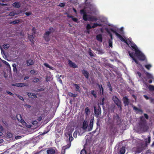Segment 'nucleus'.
<instances>
[{
    "mask_svg": "<svg viewBox=\"0 0 154 154\" xmlns=\"http://www.w3.org/2000/svg\"><path fill=\"white\" fill-rule=\"evenodd\" d=\"M25 14L26 16H29L31 15L32 13L31 12H28L25 13Z\"/></svg>",
    "mask_w": 154,
    "mask_h": 154,
    "instance_id": "nucleus-64",
    "label": "nucleus"
},
{
    "mask_svg": "<svg viewBox=\"0 0 154 154\" xmlns=\"http://www.w3.org/2000/svg\"><path fill=\"white\" fill-rule=\"evenodd\" d=\"M98 107V109H97L95 106L94 107L95 116L97 117H98L101 112V109L100 106H99Z\"/></svg>",
    "mask_w": 154,
    "mask_h": 154,
    "instance_id": "nucleus-7",
    "label": "nucleus"
},
{
    "mask_svg": "<svg viewBox=\"0 0 154 154\" xmlns=\"http://www.w3.org/2000/svg\"><path fill=\"white\" fill-rule=\"evenodd\" d=\"M13 67V70L14 72H17V69L16 68V66L15 63H14L12 64Z\"/></svg>",
    "mask_w": 154,
    "mask_h": 154,
    "instance_id": "nucleus-37",
    "label": "nucleus"
},
{
    "mask_svg": "<svg viewBox=\"0 0 154 154\" xmlns=\"http://www.w3.org/2000/svg\"><path fill=\"white\" fill-rule=\"evenodd\" d=\"M85 112L86 114L88 115V113L90 112V110L88 107H87L85 109Z\"/></svg>",
    "mask_w": 154,
    "mask_h": 154,
    "instance_id": "nucleus-43",
    "label": "nucleus"
},
{
    "mask_svg": "<svg viewBox=\"0 0 154 154\" xmlns=\"http://www.w3.org/2000/svg\"><path fill=\"white\" fill-rule=\"evenodd\" d=\"M12 5L15 8H19L21 6V4L19 2H16L12 4Z\"/></svg>",
    "mask_w": 154,
    "mask_h": 154,
    "instance_id": "nucleus-18",
    "label": "nucleus"
},
{
    "mask_svg": "<svg viewBox=\"0 0 154 154\" xmlns=\"http://www.w3.org/2000/svg\"><path fill=\"white\" fill-rule=\"evenodd\" d=\"M102 26V24H98L97 23H94L93 25L92 26L93 28H95L98 26Z\"/></svg>",
    "mask_w": 154,
    "mask_h": 154,
    "instance_id": "nucleus-28",
    "label": "nucleus"
},
{
    "mask_svg": "<svg viewBox=\"0 0 154 154\" xmlns=\"http://www.w3.org/2000/svg\"><path fill=\"white\" fill-rule=\"evenodd\" d=\"M16 96L20 100L24 101V99L22 96L18 94H16Z\"/></svg>",
    "mask_w": 154,
    "mask_h": 154,
    "instance_id": "nucleus-51",
    "label": "nucleus"
},
{
    "mask_svg": "<svg viewBox=\"0 0 154 154\" xmlns=\"http://www.w3.org/2000/svg\"><path fill=\"white\" fill-rule=\"evenodd\" d=\"M35 30H36V29H35V28L34 27H33L32 29V34L33 35L35 33Z\"/></svg>",
    "mask_w": 154,
    "mask_h": 154,
    "instance_id": "nucleus-58",
    "label": "nucleus"
},
{
    "mask_svg": "<svg viewBox=\"0 0 154 154\" xmlns=\"http://www.w3.org/2000/svg\"><path fill=\"white\" fill-rule=\"evenodd\" d=\"M45 89L43 88H41L40 89H38L36 90H35L34 91L35 92H39V91H44V90Z\"/></svg>",
    "mask_w": 154,
    "mask_h": 154,
    "instance_id": "nucleus-53",
    "label": "nucleus"
},
{
    "mask_svg": "<svg viewBox=\"0 0 154 154\" xmlns=\"http://www.w3.org/2000/svg\"><path fill=\"white\" fill-rule=\"evenodd\" d=\"M9 47V45L5 44L3 45V47L5 49H7Z\"/></svg>",
    "mask_w": 154,
    "mask_h": 154,
    "instance_id": "nucleus-42",
    "label": "nucleus"
},
{
    "mask_svg": "<svg viewBox=\"0 0 154 154\" xmlns=\"http://www.w3.org/2000/svg\"><path fill=\"white\" fill-rule=\"evenodd\" d=\"M111 30L113 33H114L117 36L119 34L115 30H114L112 29H111Z\"/></svg>",
    "mask_w": 154,
    "mask_h": 154,
    "instance_id": "nucleus-45",
    "label": "nucleus"
},
{
    "mask_svg": "<svg viewBox=\"0 0 154 154\" xmlns=\"http://www.w3.org/2000/svg\"><path fill=\"white\" fill-rule=\"evenodd\" d=\"M39 79L38 78H35L33 79V82L36 83L39 81Z\"/></svg>",
    "mask_w": 154,
    "mask_h": 154,
    "instance_id": "nucleus-54",
    "label": "nucleus"
},
{
    "mask_svg": "<svg viewBox=\"0 0 154 154\" xmlns=\"http://www.w3.org/2000/svg\"><path fill=\"white\" fill-rule=\"evenodd\" d=\"M65 150L66 149H65L63 148L62 147L61 151V154H64L65 153Z\"/></svg>",
    "mask_w": 154,
    "mask_h": 154,
    "instance_id": "nucleus-62",
    "label": "nucleus"
},
{
    "mask_svg": "<svg viewBox=\"0 0 154 154\" xmlns=\"http://www.w3.org/2000/svg\"><path fill=\"white\" fill-rule=\"evenodd\" d=\"M92 28V26H91L90 24H87L86 26V29L87 30H89Z\"/></svg>",
    "mask_w": 154,
    "mask_h": 154,
    "instance_id": "nucleus-48",
    "label": "nucleus"
},
{
    "mask_svg": "<svg viewBox=\"0 0 154 154\" xmlns=\"http://www.w3.org/2000/svg\"><path fill=\"white\" fill-rule=\"evenodd\" d=\"M44 65L46 67L48 68L51 69H53V67L51 66H50L48 63H44Z\"/></svg>",
    "mask_w": 154,
    "mask_h": 154,
    "instance_id": "nucleus-34",
    "label": "nucleus"
},
{
    "mask_svg": "<svg viewBox=\"0 0 154 154\" xmlns=\"http://www.w3.org/2000/svg\"><path fill=\"white\" fill-rule=\"evenodd\" d=\"M80 154H87L86 151L84 149H82L80 152Z\"/></svg>",
    "mask_w": 154,
    "mask_h": 154,
    "instance_id": "nucleus-50",
    "label": "nucleus"
},
{
    "mask_svg": "<svg viewBox=\"0 0 154 154\" xmlns=\"http://www.w3.org/2000/svg\"><path fill=\"white\" fill-rule=\"evenodd\" d=\"M51 77L50 76L46 77V81L47 82L50 81L51 80Z\"/></svg>",
    "mask_w": 154,
    "mask_h": 154,
    "instance_id": "nucleus-56",
    "label": "nucleus"
},
{
    "mask_svg": "<svg viewBox=\"0 0 154 154\" xmlns=\"http://www.w3.org/2000/svg\"><path fill=\"white\" fill-rule=\"evenodd\" d=\"M30 73L31 74H34L35 73V71L33 69V70H31L30 71Z\"/></svg>",
    "mask_w": 154,
    "mask_h": 154,
    "instance_id": "nucleus-59",
    "label": "nucleus"
},
{
    "mask_svg": "<svg viewBox=\"0 0 154 154\" xmlns=\"http://www.w3.org/2000/svg\"><path fill=\"white\" fill-rule=\"evenodd\" d=\"M88 126V125L87 121H84L83 124L82 129L84 130L86 129L87 128Z\"/></svg>",
    "mask_w": 154,
    "mask_h": 154,
    "instance_id": "nucleus-26",
    "label": "nucleus"
},
{
    "mask_svg": "<svg viewBox=\"0 0 154 154\" xmlns=\"http://www.w3.org/2000/svg\"><path fill=\"white\" fill-rule=\"evenodd\" d=\"M27 94L28 95V97L34 99L37 98L36 94L35 93L27 92Z\"/></svg>",
    "mask_w": 154,
    "mask_h": 154,
    "instance_id": "nucleus-11",
    "label": "nucleus"
},
{
    "mask_svg": "<svg viewBox=\"0 0 154 154\" xmlns=\"http://www.w3.org/2000/svg\"><path fill=\"white\" fill-rule=\"evenodd\" d=\"M151 141V137L150 136H149L148 137L147 140L146 141V144L147 145V143H150Z\"/></svg>",
    "mask_w": 154,
    "mask_h": 154,
    "instance_id": "nucleus-44",
    "label": "nucleus"
},
{
    "mask_svg": "<svg viewBox=\"0 0 154 154\" xmlns=\"http://www.w3.org/2000/svg\"><path fill=\"white\" fill-rule=\"evenodd\" d=\"M112 99L115 103L118 106V108L119 109V110L121 111L122 109V102L116 96H114Z\"/></svg>",
    "mask_w": 154,
    "mask_h": 154,
    "instance_id": "nucleus-4",
    "label": "nucleus"
},
{
    "mask_svg": "<svg viewBox=\"0 0 154 154\" xmlns=\"http://www.w3.org/2000/svg\"><path fill=\"white\" fill-rule=\"evenodd\" d=\"M144 117H145V118L146 119H149V116L147 114H146V113L144 114Z\"/></svg>",
    "mask_w": 154,
    "mask_h": 154,
    "instance_id": "nucleus-63",
    "label": "nucleus"
},
{
    "mask_svg": "<svg viewBox=\"0 0 154 154\" xmlns=\"http://www.w3.org/2000/svg\"><path fill=\"white\" fill-rule=\"evenodd\" d=\"M7 136L9 138H11L12 137V134L10 133H8L7 134Z\"/></svg>",
    "mask_w": 154,
    "mask_h": 154,
    "instance_id": "nucleus-57",
    "label": "nucleus"
},
{
    "mask_svg": "<svg viewBox=\"0 0 154 154\" xmlns=\"http://www.w3.org/2000/svg\"><path fill=\"white\" fill-rule=\"evenodd\" d=\"M149 89L150 91H154V86L152 85H149Z\"/></svg>",
    "mask_w": 154,
    "mask_h": 154,
    "instance_id": "nucleus-39",
    "label": "nucleus"
},
{
    "mask_svg": "<svg viewBox=\"0 0 154 154\" xmlns=\"http://www.w3.org/2000/svg\"><path fill=\"white\" fill-rule=\"evenodd\" d=\"M14 11V13H15V15H18L20 14V13H22V10H18L17 11Z\"/></svg>",
    "mask_w": 154,
    "mask_h": 154,
    "instance_id": "nucleus-46",
    "label": "nucleus"
},
{
    "mask_svg": "<svg viewBox=\"0 0 154 154\" xmlns=\"http://www.w3.org/2000/svg\"><path fill=\"white\" fill-rule=\"evenodd\" d=\"M123 102L125 106H128L129 105L130 101L129 99L126 96L124 97L122 99Z\"/></svg>",
    "mask_w": 154,
    "mask_h": 154,
    "instance_id": "nucleus-8",
    "label": "nucleus"
},
{
    "mask_svg": "<svg viewBox=\"0 0 154 154\" xmlns=\"http://www.w3.org/2000/svg\"><path fill=\"white\" fill-rule=\"evenodd\" d=\"M144 66L146 69L149 70L150 68L152 67V65L150 64H148L145 65Z\"/></svg>",
    "mask_w": 154,
    "mask_h": 154,
    "instance_id": "nucleus-36",
    "label": "nucleus"
},
{
    "mask_svg": "<svg viewBox=\"0 0 154 154\" xmlns=\"http://www.w3.org/2000/svg\"><path fill=\"white\" fill-rule=\"evenodd\" d=\"M89 55L91 57H94V54L91 52V50L90 49L89 50Z\"/></svg>",
    "mask_w": 154,
    "mask_h": 154,
    "instance_id": "nucleus-55",
    "label": "nucleus"
},
{
    "mask_svg": "<svg viewBox=\"0 0 154 154\" xmlns=\"http://www.w3.org/2000/svg\"><path fill=\"white\" fill-rule=\"evenodd\" d=\"M133 109L136 111H137L138 112H142V111L141 109L137 108V107L135 106H134L133 107Z\"/></svg>",
    "mask_w": 154,
    "mask_h": 154,
    "instance_id": "nucleus-35",
    "label": "nucleus"
},
{
    "mask_svg": "<svg viewBox=\"0 0 154 154\" xmlns=\"http://www.w3.org/2000/svg\"><path fill=\"white\" fill-rule=\"evenodd\" d=\"M59 5L61 7H63L65 6V4L64 3L61 2L59 4Z\"/></svg>",
    "mask_w": 154,
    "mask_h": 154,
    "instance_id": "nucleus-61",
    "label": "nucleus"
},
{
    "mask_svg": "<svg viewBox=\"0 0 154 154\" xmlns=\"http://www.w3.org/2000/svg\"><path fill=\"white\" fill-rule=\"evenodd\" d=\"M69 95L71 97H75L77 96V94H74L71 92H69Z\"/></svg>",
    "mask_w": 154,
    "mask_h": 154,
    "instance_id": "nucleus-33",
    "label": "nucleus"
},
{
    "mask_svg": "<svg viewBox=\"0 0 154 154\" xmlns=\"http://www.w3.org/2000/svg\"><path fill=\"white\" fill-rule=\"evenodd\" d=\"M88 15L86 14L83 15V19L85 21H86L88 20Z\"/></svg>",
    "mask_w": 154,
    "mask_h": 154,
    "instance_id": "nucleus-29",
    "label": "nucleus"
},
{
    "mask_svg": "<svg viewBox=\"0 0 154 154\" xmlns=\"http://www.w3.org/2000/svg\"><path fill=\"white\" fill-rule=\"evenodd\" d=\"M134 55L140 60L143 61L146 59V57L144 54L139 50L136 51V52H135Z\"/></svg>",
    "mask_w": 154,
    "mask_h": 154,
    "instance_id": "nucleus-2",
    "label": "nucleus"
},
{
    "mask_svg": "<svg viewBox=\"0 0 154 154\" xmlns=\"http://www.w3.org/2000/svg\"><path fill=\"white\" fill-rule=\"evenodd\" d=\"M125 147L123 146L120 149L119 153L120 154H124L125 152Z\"/></svg>",
    "mask_w": 154,
    "mask_h": 154,
    "instance_id": "nucleus-22",
    "label": "nucleus"
},
{
    "mask_svg": "<svg viewBox=\"0 0 154 154\" xmlns=\"http://www.w3.org/2000/svg\"><path fill=\"white\" fill-rule=\"evenodd\" d=\"M104 98H103L102 99V101L100 102V105H104Z\"/></svg>",
    "mask_w": 154,
    "mask_h": 154,
    "instance_id": "nucleus-52",
    "label": "nucleus"
},
{
    "mask_svg": "<svg viewBox=\"0 0 154 154\" xmlns=\"http://www.w3.org/2000/svg\"><path fill=\"white\" fill-rule=\"evenodd\" d=\"M109 46L110 47H112V40L109 39L108 41Z\"/></svg>",
    "mask_w": 154,
    "mask_h": 154,
    "instance_id": "nucleus-47",
    "label": "nucleus"
},
{
    "mask_svg": "<svg viewBox=\"0 0 154 154\" xmlns=\"http://www.w3.org/2000/svg\"><path fill=\"white\" fill-rule=\"evenodd\" d=\"M74 85L75 87L76 91L78 92H80L81 89L80 85L79 84H74Z\"/></svg>",
    "mask_w": 154,
    "mask_h": 154,
    "instance_id": "nucleus-24",
    "label": "nucleus"
},
{
    "mask_svg": "<svg viewBox=\"0 0 154 154\" xmlns=\"http://www.w3.org/2000/svg\"><path fill=\"white\" fill-rule=\"evenodd\" d=\"M28 38L31 42L34 43V42L33 40L34 37L33 34L32 35L28 34Z\"/></svg>",
    "mask_w": 154,
    "mask_h": 154,
    "instance_id": "nucleus-25",
    "label": "nucleus"
},
{
    "mask_svg": "<svg viewBox=\"0 0 154 154\" xmlns=\"http://www.w3.org/2000/svg\"><path fill=\"white\" fill-rule=\"evenodd\" d=\"M145 73L148 79H151L153 80L154 79V78L152 75L149 72H145Z\"/></svg>",
    "mask_w": 154,
    "mask_h": 154,
    "instance_id": "nucleus-19",
    "label": "nucleus"
},
{
    "mask_svg": "<svg viewBox=\"0 0 154 154\" xmlns=\"http://www.w3.org/2000/svg\"><path fill=\"white\" fill-rule=\"evenodd\" d=\"M119 38L120 40L123 42H124L126 43L128 45H129V44L128 42V39L127 40H125L123 37L120 35L119 34L117 36Z\"/></svg>",
    "mask_w": 154,
    "mask_h": 154,
    "instance_id": "nucleus-12",
    "label": "nucleus"
},
{
    "mask_svg": "<svg viewBox=\"0 0 154 154\" xmlns=\"http://www.w3.org/2000/svg\"><path fill=\"white\" fill-rule=\"evenodd\" d=\"M55 29L53 27H50L48 31H46V32L49 34H50L51 33L54 32Z\"/></svg>",
    "mask_w": 154,
    "mask_h": 154,
    "instance_id": "nucleus-23",
    "label": "nucleus"
},
{
    "mask_svg": "<svg viewBox=\"0 0 154 154\" xmlns=\"http://www.w3.org/2000/svg\"><path fill=\"white\" fill-rule=\"evenodd\" d=\"M149 100L150 103H154V98H153L150 97Z\"/></svg>",
    "mask_w": 154,
    "mask_h": 154,
    "instance_id": "nucleus-60",
    "label": "nucleus"
},
{
    "mask_svg": "<svg viewBox=\"0 0 154 154\" xmlns=\"http://www.w3.org/2000/svg\"><path fill=\"white\" fill-rule=\"evenodd\" d=\"M142 150L143 147L141 146H137L134 147L132 149L133 152H134V154L139 153L142 151Z\"/></svg>",
    "mask_w": 154,
    "mask_h": 154,
    "instance_id": "nucleus-5",
    "label": "nucleus"
},
{
    "mask_svg": "<svg viewBox=\"0 0 154 154\" xmlns=\"http://www.w3.org/2000/svg\"><path fill=\"white\" fill-rule=\"evenodd\" d=\"M140 121L139 123L140 128L141 130H144L146 129L147 122L146 120L142 116H140Z\"/></svg>",
    "mask_w": 154,
    "mask_h": 154,
    "instance_id": "nucleus-1",
    "label": "nucleus"
},
{
    "mask_svg": "<svg viewBox=\"0 0 154 154\" xmlns=\"http://www.w3.org/2000/svg\"><path fill=\"white\" fill-rule=\"evenodd\" d=\"M68 64L69 66L73 68H75L78 67V66L77 65L69 60H68Z\"/></svg>",
    "mask_w": 154,
    "mask_h": 154,
    "instance_id": "nucleus-10",
    "label": "nucleus"
},
{
    "mask_svg": "<svg viewBox=\"0 0 154 154\" xmlns=\"http://www.w3.org/2000/svg\"><path fill=\"white\" fill-rule=\"evenodd\" d=\"M12 85L13 86H15L18 87H22L25 86H27L28 85L26 83H20L13 84H12Z\"/></svg>",
    "mask_w": 154,
    "mask_h": 154,
    "instance_id": "nucleus-9",
    "label": "nucleus"
},
{
    "mask_svg": "<svg viewBox=\"0 0 154 154\" xmlns=\"http://www.w3.org/2000/svg\"><path fill=\"white\" fill-rule=\"evenodd\" d=\"M82 74L85 76V77L86 79H88L89 78V72L87 71L84 70H82Z\"/></svg>",
    "mask_w": 154,
    "mask_h": 154,
    "instance_id": "nucleus-14",
    "label": "nucleus"
},
{
    "mask_svg": "<svg viewBox=\"0 0 154 154\" xmlns=\"http://www.w3.org/2000/svg\"><path fill=\"white\" fill-rule=\"evenodd\" d=\"M50 34H48L46 32L45 33L44 35V38L45 40L47 42H48L50 40V38L49 37Z\"/></svg>",
    "mask_w": 154,
    "mask_h": 154,
    "instance_id": "nucleus-15",
    "label": "nucleus"
},
{
    "mask_svg": "<svg viewBox=\"0 0 154 154\" xmlns=\"http://www.w3.org/2000/svg\"><path fill=\"white\" fill-rule=\"evenodd\" d=\"M69 17L71 18L72 20L75 22H77L78 20L77 18L75 17H74L72 16H70Z\"/></svg>",
    "mask_w": 154,
    "mask_h": 154,
    "instance_id": "nucleus-40",
    "label": "nucleus"
},
{
    "mask_svg": "<svg viewBox=\"0 0 154 154\" xmlns=\"http://www.w3.org/2000/svg\"><path fill=\"white\" fill-rule=\"evenodd\" d=\"M94 122V119H91L90 122V123L88 126V131H91L92 130L93 126V122Z\"/></svg>",
    "mask_w": 154,
    "mask_h": 154,
    "instance_id": "nucleus-20",
    "label": "nucleus"
},
{
    "mask_svg": "<svg viewBox=\"0 0 154 154\" xmlns=\"http://www.w3.org/2000/svg\"><path fill=\"white\" fill-rule=\"evenodd\" d=\"M15 15V13H14V11H13L10 12L9 14V15L10 16H14Z\"/></svg>",
    "mask_w": 154,
    "mask_h": 154,
    "instance_id": "nucleus-49",
    "label": "nucleus"
},
{
    "mask_svg": "<svg viewBox=\"0 0 154 154\" xmlns=\"http://www.w3.org/2000/svg\"><path fill=\"white\" fill-rule=\"evenodd\" d=\"M107 85L108 87L109 88V90L110 91H112V88L111 85L109 82L107 83Z\"/></svg>",
    "mask_w": 154,
    "mask_h": 154,
    "instance_id": "nucleus-31",
    "label": "nucleus"
},
{
    "mask_svg": "<svg viewBox=\"0 0 154 154\" xmlns=\"http://www.w3.org/2000/svg\"><path fill=\"white\" fill-rule=\"evenodd\" d=\"M20 22V20H16L14 21H11L10 22V23L12 24H18Z\"/></svg>",
    "mask_w": 154,
    "mask_h": 154,
    "instance_id": "nucleus-27",
    "label": "nucleus"
},
{
    "mask_svg": "<svg viewBox=\"0 0 154 154\" xmlns=\"http://www.w3.org/2000/svg\"><path fill=\"white\" fill-rule=\"evenodd\" d=\"M106 31L107 32V33H108V34L109 35V36L110 37L111 40H112V34L110 32V31L108 29H107Z\"/></svg>",
    "mask_w": 154,
    "mask_h": 154,
    "instance_id": "nucleus-38",
    "label": "nucleus"
},
{
    "mask_svg": "<svg viewBox=\"0 0 154 154\" xmlns=\"http://www.w3.org/2000/svg\"><path fill=\"white\" fill-rule=\"evenodd\" d=\"M71 143L70 142H69V144H67L66 146H63V148L65 149H66L70 147L71 146Z\"/></svg>",
    "mask_w": 154,
    "mask_h": 154,
    "instance_id": "nucleus-32",
    "label": "nucleus"
},
{
    "mask_svg": "<svg viewBox=\"0 0 154 154\" xmlns=\"http://www.w3.org/2000/svg\"><path fill=\"white\" fill-rule=\"evenodd\" d=\"M91 94L94 97L96 98L97 97V95H96V93L95 92V91L94 90H92L91 91Z\"/></svg>",
    "mask_w": 154,
    "mask_h": 154,
    "instance_id": "nucleus-30",
    "label": "nucleus"
},
{
    "mask_svg": "<svg viewBox=\"0 0 154 154\" xmlns=\"http://www.w3.org/2000/svg\"><path fill=\"white\" fill-rule=\"evenodd\" d=\"M55 152L54 149L50 148L47 151V154H54Z\"/></svg>",
    "mask_w": 154,
    "mask_h": 154,
    "instance_id": "nucleus-16",
    "label": "nucleus"
},
{
    "mask_svg": "<svg viewBox=\"0 0 154 154\" xmlns=\"http://www.w3.org/2000/svg\"><path fill=\"white\" fill-rule=\"evenodd\" d=\"M96 38L98 41L100 42H102V35L101 34L97 35L96 36Z\"/></svg>",
    "mask_w": 154,
    "mask_h": 154,
    "instance_id": "nucleus-21",
    "label": "nucleus"
},
{
    "mask_svg": "<svg viewBox=\"0 0 154 154\" xmlns=\"http://www.w3.org/2000/svg\"><path fill=\"white\" fill-rule=\"evenodd\" d=\"M80 13L81 14H83V15L86 14V12L84 9L81 10Z\"/></svg>",
    "mask_w": 154,
    "mask_h": 154,
    "instance_id": "nucleus-41",
    "label": "nucleus"
},
{
    "mask_svg": "<svg viewBox=\"0 0 154 154\" xmlns=\"http://www.w3.org/2000/svg\"><path fill=\"white\" fill-rule=\"evenodd\" d=\"M128 41L129 45L128 46L129 47L130 45L131 48L132 50L134 51L135 52H136V51L139 50L137 46L132 41L131 39H130L128 38Z\"/></svg>",
    "mask_w": 154,
    "mask_h": 154,
    "instance_id": "nucleus-3",
    "label": "nucleus"
},
{
    "mask_svg": "<svg viewBox=\"0 0 154 154\" xmlns=\"http://www.w3.org/2000/svg\"><path fill=\"white\" fill-rule=\"evenodd\" d=\"M26 63L27 66L32 65L34 63L33 60L31 59H29L26 61Z\"/></svg>",
    "mask_w": 154,
    "mask_h": 154,
    "instance_id": "nucleus-17",
    "label": "nucleus"
},
{
    "mask_svg": "<svg viewBox=\"0 0 154 154\" xmlns=\"http://www.w3.org/2000/svg\"><path fill=\"white\" fill-rule=\"evenodd\" d=\"M128 53L130 57L132 58L133 60L136 63L141 66V64L139 63V61L134 58L133 52H131L130 51H128Z\"/></svg>",
    "mask_w": 154,
    "mask_h": 154,
    "instance_id": "nucleus-6",
    "label": "nucleus"
},
{
    "mask_svg": "<svg viewBox=\"0 0 154 154\" xmlns=\"http://www.w3.org/2000/svg\"><path fill=\"white\" fill-rule=\"evenodd\" d=\"M97 20V18L94 16L90 15H88V20L89 21H96Z\"/></svg>",
    "mask_w": 154,
    "mask_h": 154,
    "instance_id": "nucleus-13",
    "label": "nucleus"
}]
</instances>
